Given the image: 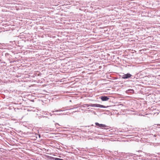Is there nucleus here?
Listing matches in <instances>:
<instances>
[{
    "label": "nucleus",
    "mask_w": 160,
    "mask_h": 160,
    "mask_svg": "<svg viewBox=\"0 0 160 160\" xmlns=\"http://www.w3.org/2000/svg\"><path fill=\"white\" fill-rule=\"evenodd\" d=\"M132 75L129 73L125 74L122 76V78L123 79H127L130 78Z\"/></svg>",
    "instance_id": "nucleus-1"
},
{
    "label": "nucleus",
    "mask_w": 160,
    "mask_h": 160,
    "mask_svg": "<svg viewBox=\"0 0 160 160\" xmlns=\"http://www.w3.org/2000/svg\"><path fill=\"white\" fill-rule=\"evenodd\" d=\"M101 99L102 101H107L109 100V98L107 96H102L101 97Z\"/></svg>",
    "instance_id": "nucleus-2"
},
{
    "label": "nucleus",
    "mask_w": 160,
    "mask_h": 160,
    "mask_svg": "<svg viewBox=\"0 0 160 160\" xmlns=\"http://www.w3.org/2000/svg\"><path fill=\"white\" fill-rule=\"evenodd\" d=\"M92 106L96 107L99 108H105V107L103 105H100L99 104H94Z\"/></svg>",
    "instance_id": "nucleus-3"
},
{
    "label": "nucleus",
    "mask_w": 160,
    "mask_h": 160,
    "mask_svg": "<svg viewBox=\"0 0 160 160\" xmlns=\"http://www.w3.org/2000/svg\"><path fill=\"white\" fill-rule=\"evenodd\" d=\"M95 125L96 126H98V127H101H101H106V126L104 124H99V123H98V122L95 123Z\"/></svg>",
    "instance_id": "nucleus-4"
},
{
    "label": "nucleus",
    "mask_w": 160,
    "mask_h": 160,
    "mask_svg": "<svg viewBox=\"0 0 160 160\" xmlns=\"http://www.w3.org/2000/svg\"><path fill=\"white\" fill-rule=\"evenodd\" d=\"M55 160H59V158H55Z\"/></svg>",
    "instance_id": "nucleus-5"
},
{
    "label": "nucleus",
    "mask_w": 160,
    "mask_h": 160,
    "mask_svg": "<svg viewBox=\"0 0 160 160\" xmlns=\"http://www.w3.org/2000/svg\"><path fill=\"white\" fill-rule=\"evenodd\" d=\"M57 125H58L59 126H61V125H59L58 123H56L55 124V125H56V126H57Z\"/></svg>",
    "instance_id": "nucleus-6"
},
{
    "label": "nucleus",
    "mask_w": 160,
    "mask_h": 160,
    "mask_svg": "<svg viewBox=\"0 0 160 160\" xmlns=\"http://www.w3.org/2000/svg\"><path fill=\"white\" fill-rule=\"evenodd\" d=\"M59 160H63V159H62L59 158Z\"/></svg>",
    "instance_id": "nucleus-7"
}]
</instances>
